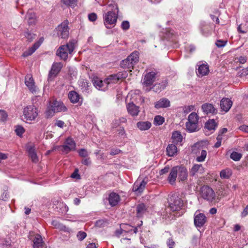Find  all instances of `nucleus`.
<instances>
[{"instance_id": "bf43d9fd", "label": "nucleus", "mask_w": 248, "mask_h": 248, "mask_svg": "<svg viewBox=\"0 0 248 248\" xmlns=\"http://www.w3.org/2000/svg\"><path fill=\"white\" fill-rule=\"evenodd\" d=\"M78 170L76 169L74 172L71 174V177L73 178L79 179L80 175L78 173Z\"/></svg>"}, {"instance_id": "9d476101", "label": "nucleus", "mask_w": 248, "mask_h": 248, "mask_svg": "<svg viewBox=\"0 0 248 248\" xmlns=\"http://www.w3.org/2000/svg\"><path fill=\"white\" fill-rule=\"evenodd\" d=\"M158 76V73L156 70L147 72L144 75L143 84L146 86H150L156 80Z\"/></svg>"}, {"instance_id": "72a5a7b5", "label": "nucleus", "mask_w": 248, "mask_h": 248, "mask_svg": "<svg viewBox=\"0 0 248 248\" xmlns=\"http://www.w3.org/2000/svg\"><path fill=\"white\" fill-rule=\"evenodd\" d=\"M51 224L56 228L58 229L61 231H63L65 232H70L71 231V229L69 228L66 227L65 225L60 223L57 220H53Z\"/></svg>"}, {"instance_id": "f03ea898", "label": "nucleus", "mask_w": 248, "mask_h": 248, "mask_svg": "<svg viewBox=\"0 0 248 248\" xmlns=\"http://www.w3.org/2000/svg\"><path fill=\"white\" fill-rule=\"evenodd\" d=\"M117 12L109 11L103 15L104 24L108 29H110L114 27L116 24L118 18V8L115 5Z\"/></svg>"}, {"instance_id": "dca6fc26", "label": "nucleus", "mask_w": 248, "mask_h": 248, "mask_svg": "<svg viewBox=\"0 0 248 248\" xmlns=\"http://www.w3.org/2000/svg\"><path fill=\"white\" fill-rule=\"evenodd\" d=\"M146 184L147 182L144 180H143L141 181L138 180L135 182L133 186L132 190L137 194H141L144 190Z\"/></svg>"}, {"instance_id": "2eb2a0df", "label": "nucleus", "mask_w": 248, "mask_h": 248, "mask_svg": "<svg viewBox=\"0 0 248 248\" xmlns=\"http://www.w3.org/2000/svg\"><path fill=\"white\" fill-rule=\"evenodd\" d=\"M25 84L32 93H35L37 92V88L35 85V82L31 75H27L25 77Z\"/></svg>"}, {"instance_id": "cd10ccee", "label": "nucleus", "mask_w": 248, "mask_h": 248, "mask_svg": "<svg viewBox=\"0 0 248 248\" xmlns=\"http://www.w3.org/2000/svg\"><path fill=\"white\" fill-rule=\"evenodd\" d=\"M170 106V101L166 98H162L156 102L155 107L156 108H165Z\"/></svg>"}, {"instance_id": "7ed1b4c3", "label": "nucleus", "mask_w": 248, "mask_h": 248, "mask_svg": "<svg viewBox=\"0 0 248 248\" xmlns=\"http://www.w3.org/2000/svg\"><path fill=\"white\" fill-rule=\"evenodd\" d=\"M199 116L195 112L191 113L188 116L187 122L186 123V130L189 132L198 131Z\"/></svg>"}, {"instance_id": "6ab92c4d", "label": "nucleus", "mask_w": 248, "mask_h": 248, "mask_svg": "<svg viewBox=\"0 0 248 248\" xmlns=\"http://www.w3.org/2000/svg\"><path fill=\"white\" fill-rule=\"evenodd\" d=\"M232 105V102L227 98H223L220 101V106L222 110L228 112Z\"/></svg>"}, {"instance_id": "f704fd0d", "label": "nucleus", "mask_w": 248, "mask_h": 248, "mask_svg": "<svg viewBox=\"0 0 248 248\" xmlns=\"http://www.w3.org/2000/svg\"><path fill=\"white\" fill-rule=\"evenodd\" d=\"M120 75V74H118V73L116 75H112L108 78L105 79V82H108V85L111 83H114L123 78V77Z\"/></svg>"}, {"instance_id": "4c0bfd02", "label": "nucleus", "mask_w": 248, "mask_h": 248, "mask_svg": "<svg viewBox=\"0 0 248 248\" xmlns=\"http://www.w3.org/2000/svg\"><path fill=\"white\" fill-rule=\"evenodd\" d=\"M146 211L145 205L143 203L139 204L137 207V214L138 217L141 216Z\"/></svg>"}, {"instance_id": "ea45409f", "label": "nucleus", "mask_w": 248, "mask_h": 248, "mask_svg": "<svg viewBox=\"0 0 248 248\" xmlns=\"http://www.w3.org/2000/svg\"><path fill=\"white\" fill-rule=\"evenodd\" d=\"M56 113L55 111H54V109L49 104V106L47 107V108L45 112V116L46 118H49L52 117L54 114Z\"/></svg>"}, {"instance_id": "bb28decb", "label": "nucleus", "mask_w": 248, "mask_h": 248, "mask_svg": "<svg viewBox=\"0 0 248 248\" xmlns=\"http://www.w3.org/2000/svg\"><path fill=\"white\" fill-rule=\"evenodd\" d=\"M204 171V168L202 164H194L191 168L190 173L192 176L195 175L197 173H203Z\"/></svg>"}, {"instance_id": "1a4fd4ad", "label": "nucleus", "mask_w": 248, "mask_h": 248, "mask_svg": "<svg viewBox=\"0 0 248 248\" xmlns=\"http://www.w3.org/2000/svg\"><path fill=\"white\" fill-rule=\"evenodd\" d=\"M207 220V217L204 214L200 213L199 210L196 211L194 216V224L196 227H203Z\"/></svg>"}, {"instance_id": "c85d7f7f", "label": "nucleus", "mask_w": 248, "mask_h": 248, "mask_svg": "<svg viewBox=\"0 0 248 248\" xmlns=\"http://www.w3.org/2000/svg\"><path fill=\"white\" fill-rule=\"evenodd\" d=\"M171 139L172 142L175 144H181L183 140V136L181 132L178 131H174L172 134Z\"/></svg>"}, {"instance_id": "39448f33", "label": "nucleus", "mask_w": 248, "mask_h": 248, "mask_svg": "<svg viewBox=\"0 0 248 248\" xmlns=\"http://www.w3.org/2000/svg\"><path fill=\"white\" fill-rule=\"evenodd\" d=\"M200 195L203 199L209 202L215 203L217 202L214 191L208 186H203L201 188Z\"/></svg>"}, {"instance_id": "4468645a", "label": "nucleus", "mask_w": 248, "mask_h": 248, "mask_svg": "<svg viewBox=\"0 0 248 248\" xmlns=\"http://www.w3.org/2000/svg\"><path fill=\"white\" fill-rule=\"evenodd\" d=\"M202 109L205 114H216L217 109L211 103H205L202 105Z\"/></svg>"}, {"instance_id": "ddd939ff", "label": "nucleus", "mask_w": 248, "mask_h": 248, "mask_svg": "<svg viewBox=\"0 0 248 248\" xmlns=\"http://www.w3.org/2000/svg\"><path fill=\"white\" fill-rule=\"evenodd\" d=\"M59 147H60V148H62V151L67 153L71 150L75 149L76 143L72 139L68 138L66 140L64 144Z\"/></svg>"}, {"instance_id": "aec40b11", "label": "nucleus", "mask_w": 248, "mask_h": 248, "mask_svg": "<svg viewBox=\"0 0 248 248\" xmlns=\"http://www.w3.org/2000/svg\"><path fill=\"white\" fill-rule=\"evenodd\" d=\"M93 83L96 88L101 91L106 90L108 85V82H105V79L102 81L97 78L93 79Z\"/></svg>"}, {"instance_id": "58836bf2", "label": "nucleus", "mask_w": 248, "mask_h": 248, "mask_svg": "<svg viewBox=\"0 0 248 248\" xmlns=\"http://www.w3.org/2000/svg\"><path fill=\"white\" fill-rule=\"evenodd\" d=\"M232 175L231 170L229 169L222 170L220 173V176L223 179H228Z\"/></svg>"}, {"instance_id": "49530a36", "label": "nucleus", "mask_w": 248, "mask_h": 248, "mask_svg": "<svg viewBox=\"0 0 248 248\" xmlns=\"http://www.w3.org/2000/svg\"><path fill=\"white\" fill-rule=\"evenodd\" d=\"M87 236V234L85 232L82 231H79L77 234V238L79 241L83 240Z\"/></svg>"}, {"instance_id": "09e8293b", "label": "nucleus", "mask_w": 248, "mask_h": 248, "mask_svg": "<svg viewBox=\"0 0 248 248\" xmlns=\"http://www.w3.org/2000/svg\"><path fill=\"white\" fill-rule=\"evenodd\" d=\"M78 154L79 156L83 157H87L89 155V153L88 151L84 148L81 149L78 151Z\"/></svg>"}, {"instance_id": "8fccbe9b", "label": "nucleus", "mask_w": 248, "mask_h": 248, "mask_svg": "<svg viewBox=\"0 0 248 248\" xmlns=\"http://www.w3.org/2000/svg\"><path fill=\"white\" fill-rule=\"evenodd\" d=\"M25 36L29 42H31L35 38V34L29 31L25 32Z\"/></svg>"}, {"instance_id": "2f4dec72", "label": "nucleus", "mask_w": 248, "mask_h": 248, "mask_svg": "<svg viewBox=\"0 0 248 248\" xmlns=\"http://www.w3.org/2000/svg\"><path fill=\"white\" fill-rule=\"evenodd\" d=\"M167 154L170 156L175 155L177 152L176 146L174 144H169L166 148Z\"/></svg>"}, {"instance_id": "680f3d73", "label": "nucleus", "mask_w": 248, "mask_h": 248, "mask_svg": "<svg viewBox=\"0 0 248 248\" xmlns=\"http://www.w3.org/2000/svg\"><path fill=\"white\" fill-rule=\"evenodd\" d=\"M118 134L119 136H121L122 137H124L125 135V133L124 129L123 127H120L119 129L118 130Z\"/></svg>"}, {"instance_id": "b1692460", "label": "nucleus", "mask_w": 248, "mask_h": 248, "mask_svg": "<svg viewBox=\"0 0 248 248\" xmlns=\"http://www.w3.org/2000/svg\"><path fill=\"white\" fill-rule=\"evenodd\" d=\"M177 169L176 167H173L168 177L167 180L171 185H173L175 183L176 179L177 177Z\"/></svg>"}, {"instance_id": "5fc2aeb1", "label": "nucleus", "mask_w": 248, "mask_h": 248, "mask_svg": "<svg viewBox=\"0 0 248 248\" xmlns=\"http://www.w3.org/2000/svg\"><path fill=\"white\" fill-rule=\"evenodd\" d=\"M227 42V41L218 40L217 41L216 45L218 47H221L224 46L226 45Z\"/></svg>"}, {"instance_id": "3c124183", "label": "nucleus", "mask_w": 248, "mask_h": 248, "mask_svg": "<svg viewBox=\"0 0 248 248\" xmlns=\"http://www.w3.org/2000/svg\"><path fill=\"white\" fill-rule=\"evenodd\" d=\"M7 118V114L4 110H0V120L5 122Z\"/></svg>"}, {"instance_id": "79ce46f5", "label": "nucleus", "mask_w": 248, "mask_h": 248, "mask_svg": "<svg viewBox=\"0 0 248 248\" xmlns=\"http://www.w3.org/2000/svg\"><path fill=\"white\" fill-rule=\"evenodd\" d=\"M164 122V118L159 115L156 116L154 118V124L156 125H160Z\"/></svg>"}, {"instance_id": "a878e982", "label": "nucleus", "mask_w": 248, "mask_h": 248, "mask_svg": "<svg viewBox=\"0 0 248 248\" xmlns=\"http://www.w3.org/2000/svg\"><path fill=\"white\" fill-rule=\"evenodd\" d=\"M121 228L124 232L131 234L136 233L138 232L137 227H134L128 224H122L120 225Z\"/></svg>"}, {"instance_id": "393cba45", "label": "nucleus", "mask_w": 248, "mask_h": 248, "mask_svg": "<svg viewBox=\"0 0 248 248\" xmlns=\"http://www.w3.org/2000/svg\"><path fill=\"white\" fill-rule=\"evenodd\" d=\"M120 200V198L119 195L116 193L112 192L111 193L108 197V201L109 204L112 206L116 205Z\"/></svg>"}, {"instance_id": "f8f14e48", "label": "nucleus", "mask_w": 248, "mask_h": 248, "mask_svg": "<svg viewBox=\"0 0 248 248\" xmlns=\"http://www.w3.org/2000/svg\"><path fill=\"white\" fill-rule=\"evenodd\" d=\"M62 67V64L61 62L53 63L48 74V80L49 81L53 80L60 73Z\"/></svg>"}, {"instance_id": "9b49d317", "label": "nucleus", "mask_w": 248, "mask_h": 248, "mask_svg": "<svg viewBox=\"0 0 248 248\" xmlns=\"http://www.w3.org/2000/svg\"><path fill=\"white\" fill-rule=\"evenodd\" d=\"M68 21L67 20H64L62 24L58 26L57 28V34L62 38H67L69 36V29L68 26Z\"/></svg>"}, {"instance_id": "6e6d98bb", "label": "nucleus", "mask_w": 248, "mask_h": 248, "mask_svg": "<svg viewBox=\"0 0 248 248\" xmlns=\"http://www.w3.org/2000/svg\"><path fill=\"white\" fill-rule=\"evenodd\" d=\"M194 109V106L193 105L186 106L184 108V112L187 114Z\"/></svg>"}, {"instance_id": "37998d69", "label": "nucleus", "mask_w": 248, "mask_h": 248, "mask_svg": "<svg viewBox=\"0 0 248 248\" xmlns=\"http://www.w3.org/2000/svg\"><path fill=\"white\" fill-rule=\"evenodd\" d=\"M15 131L16 134L19 137H21L25 132L24 127L21 125H16Z\"/></svg>"}, {"instance_id": "338daca9", "label": "nucleus", "mask_w": 248, "mask_h": 248, "mask_svg": "<svg viewBox=\"0 0 248 248\" xmlns=\"http://www.w3.org/2000/svg\"><path fill=\"white\" fill-rule=\"evenodd\" d=\"M248 214V205L246 207L243 212L242 213V216L245 217Z\"/></svg>"}, {"instance_id": "774afa93", "label": "nucleus", "mask_w": 248, "mask_h": 248, "mask_svg": "<svg viewBox=\"0 0 248 248\" xmlns=\"http://www.w3.org/2000/svg\"><path fill=\"white\" fill-rule=\"evenodd\" d=\"M86 248H97V246L95 243H92L89 244L87 246Z\"/></svg>"}, {"instance_id": "7c9ffc66", "label": "nucleus", "mask_w": 248, "mask_h": 248, "mask_svg": "<svg viewBox=\"0 0 248 248\" xmlns=\"http://www.w3.org/2000/svg\"><path fill=\"white\" fill-rule=\"evenodd\" d=\"M68 98L72 103H76L79 101L80 95L75 91H70L68 93Z\"/></svg>"}, {"instance_id": "0e129e2a", "label": "nucleus", "mask_w": 248, "mask_h": 248, "mask_svg": "<svg viewBox=\"0 0 248 248\" xmlns=\"http://www.w3.org/2000/svg\"><path fill=\"white\" fill-rule=\"evenodd\" d=\"M238 61L240 63L244 64L247 62V57L245 56H240L238 58Z\"/></svg>"}, {"instance_id": "5701e85b", "label": "nucleus", "mask_w": 248, "mask_h": 248, "mask_svg": "<svg viewBox=\"0 0 248 248\" xmlns=\"http://www.w3.org/2000/svg\"><path fill=\"white\" fill-rule=\"evenodd\" d=\"M127 109L128 113L133 116H137L140 112L139 108L133 103L128 104Z\"/></svg>"}, {"instance_id": "20e7f679", "label": "nucleus", "mask_w": 248, "mask_h": 248, "mask_svg": "<svg viewBox=\"0 0 248 248\" xmlns=\"http://www.w3.org/2000/svg\"><path fill=\"white\" fill-rule=\"evenodd\" d=\"M139 61V53L137 51L133 52L126 59L121 62V67L123 68H133L134 65Z\"/></svg>"}, {"instance_id": "c03bdc74", "label": "nucleus", "mask_w": 248, "mask_h": 248, "mask_svg": "<svg viewBox=\"0 0 248 248\" xmlns=\"http://www.w3.org/2000/svg\"><path fill=\"white\" fill-rule=\"evenodd\" d=\"M26 18H28V22L29 25H33L35 23V19L34 18V15H31L29 13L26 15Z\"/></svg>"}, {"instance_id": "052dcab7", "label": "nucleus", "mask_w": 248, "mask_h": 248, "mask_svg": "<svg viewBox=\"0 0 248 248\" xmlns=\"http://www.w3.org/2000/svg\"><path fill=\"white\" fill-rule=\"evenodd\" d=\"M82 163L85 165L88 166L91 164V161L89 157L86 158L85 159H82L81 161Z\"/></svg>"}, {"instance_id": "a19ab883", "label": "nucleus", "mask_w": 248, "mask_h": 248, "mask_svg": "<svg viewBox=\"0 0 248 248\" xmlns=\"http://www.w3.org/2000/svg\"><path fill=\"white\" fill-rule=\"evenodd\" d=\"M242 155L241 153L236 152H233L230 155V157L233 160L237 161H239L242 157Z\"/></svg>"}, {"instance_id": "603ef678", "label": "nucleus", "mask_w": 248, "mask_h": 248, "mask_svg": "<svg viewBox=\"0 0 248 248\" xmlns=\"http://www.w3.org/2000/svg\"><path fill=\"white\" fill-rule=\"evenodd\" d=\"M159 84H160L161 87H160L158 89H156L155 90L156 92H160L162 90L164 89L168 84V82L167 80H164Z\"/></svg>"}, {"instance_id": "a211bd4d", "label": "nucleus", "mask_w": 248, "mask_h": 248, "mask_svg": "<svg viewBox=\"0 0 248 248\" xmlns=\"http://www.w3.org/2000/svg\"><path fill=\"white\" fill-rule=\"evenodd\" d=\"M176 168L179 181H184L186 180L188 176L186 169L184 166H176Z\"/></svg>"}, {"instance_id": "de8ad7c7", "label": "nucleus", "mask_w": 248, "mask_h": 248, "mask_svg": "<svg viewBox=\"0 0 248 248\" xmlns=\"http://www.w3.org/2000/svg\"><path fill=\"white\" fill-rule=\"evenodd\" d=\"M63 4L70 6H74L76 5L77 0H62Z\"/></svg>"}, {"instance_id": "e433bc0d", "label": "nucleus", "mask_w": 248, "mask_h": 248, "mask_svg": "<svg viewBox=\"0 0 248 248\" xmlns=\"http://www.w3.org/2000/svg\"><path fill=\"white\" fill-rule=\"evenodd\" d=\"M138 127L141 130H146L151 126V123L149 122H139L137 124Z\"/></svg>"}, {"instance_id": "4be33fe9", "label": "nucleus", "mask_w": 248, "mask_h": 248, "mask_svg": "<svg viewBox=\"0 0 248 248\" xmlns=\"http://www.w3.org/2000/svg\"><path fill=\"white\" fill-rule=\"evenodd\" d=\"M33 242V248H43L45 245L42 236L39 234L35 235Z\"/></svg>"}, {"instance_id": "c756f323", "label": "nucleus", "mask_w": 248, "mask_h": 248, "mask_svg": "<svg viewBox=\"0 0 248 248\" xmlns=\"http://www.w3.org/2000/svg\"><path fill=\"white\" fill-rule=\"evenodd\" d=\"M41 42H41H38L34 43L32 47L29 48L28 50L23 53L22 56L24 57H26L31 55L40 46Z\"/></svg>"}, {"instance_id": "f3484780", "label": "nucleus", "mask_w": 248, "mask_h": 248, "mask_svg": "<svg viewBox=\"0 0 248 248\" xmlns=\"http://www.w3.org/2000/svg\"><path fill=\"white\" fill-rule=\"evenodd\" d=\"M49 105L56 112L66 111L67 110L66 107L61 102L55 100L50 102Z\"/></svg>"}, {"instance_id": "473e14b6", "label": "nucleus", "mask_w": 248, "mask_h": 248, "mask_svg": "<svg viewBox=\"0 0 248 248\" xmlns=\"http://www.w3.org/2000/svg\"><path fill=\"white\" fill-rule=\"evenodd\" d=\"M209 72L208 65L202 64L199 66L198 69V75L202 77L206 75Z\"/></svg>"}, {"instance_id": "69168bd1", "label": "nucleus", "mask_w": 248, "mask_h": 248, "mask_svg": "<svg viewBox=\"0 0 248 248\" xmlns=\"http://www.w3.org/2000/svg\"><path fill=\"white\" fill-rule=\"evenodd\" d=\"M64 124V123L63 121L61 120H58L56 122L55 125L57 126L62 128L63 127V125Z\"/></svg>"}, {"instance_id": "e2e57ef3", "label": "nucleus", "mask_w": 248, "mask_h": 248, "mask_svg": "<svg viewBox=\"0 0 248 248\" xmlns=\"http://www.w3.org/2000/svg\"><path fill=\"white\" fill-rule=\"evenodd\" d=\"M239 129L242 131L248 133V125H242L239 127Z\"/></svg>"}, {"instance_id": "4d7b16f0", "label": "nucleus", "mask_w": 248, "mask_h": 248, "mask_svg": "<svg viewBox=\"0 0 248 248\" xmlns=\"http://www.w3.org/2000/svg\"><path fill=\"white\" fill-rule=\"evenodd\" d=\"M129 23L127 21H124L121 24V27L124 30H127L129 28Z\"/></svg>"}, {"instance_id": "c9c22d12", "label": "nucleus", "mask_w": 248, "mask_h": 248, "mask_svg": "<svg viewBox=\"0 0 248 248\" xmlns=\"http://www.w3.org/2000/svg\"><path fill=\"white\" fill-rule=\"evenodd\" d=\"M217 124L214 119L208 120L205 124V128L209 130L214 131L217 127Z\"/></svg>"}, {"instance_id": "f257e3e1", "label": "nucleus", "mask_w": 248, "mask_h": 248, "mask_svg": "<svg viewBox=\"0 0 248 248\" xmlns=\"http://www.w3.org/2000/svg\"><path fill=\"white\" fill-rule=\"evenodd\" d=\"M76 43V40L73 39L66 45L61 46L57 51V55L61 59L65 61L68 58V54H71L74 51Z\"/></svg>"}, {"instance_id": "412c9836", "label": "nucleus", "mask_w": 248, "mask_h": 248, "mask_svg": "<svg viewBox=\"0 0 248 248\" xmlns=\"http://www.w3.org/2000/svg\"><path fill=\"white\" fill-rule=\"evenodd\" d=\"M27 149L29 156L31 157L32 161L37 163L38 161V158L35 151V146L33 145H29Z\"/></svg>"}, {"instance_id": "13d9d810", "label": "nucleus", "mask_w": 248, "mask_h": 248, "mask_svg": "<svg viewBox=\"0 0 248 248\" xmlns=\"http://www.w3.org/2000/svg\"><path fill=\"white\" fill-rule=\"evenodd\" d=\"M89 20L91 21H94L97 19V15L94 13L88 15Z\"/></svg>"}, {"instance_id": "a18cd8bd", "label": "nucleus", "mask_w": 248, "mask_h": 248, "mask_svg": "<svg viewBox=\"0 0 248 248\" xmlns=\"http://www.w3.org/2000/svg\"><path fill=\"white\" fill-rule=\"evenodd\" d=\"M79 86L83 91H86L89 87V83L84 80H81L79 81Z\"/></svg>"}, {"instance_id": "423d86ee", "label": "nucleus", "mask_w": 248, "mask_h": 248, "mask_svg": "<svg viewBox=\"0 0 248 248\" xmlns=\"http://www.w3.org/2000/svg\"><path fill=\"white\" fill-rule=\"evenodd\" d=\"M169 207L174 212L179 210L183 206V201L176 194L172 195L168 199Z\"/></svg>"}, {"instance_id": "864d4df0", "label": "nucleus", "mask_w": 248, "mask_h": 248, "mask_svg": "<svg viewBox=\"0 0 248 248\" xmlns=\"http://www.w3.org/2000/svg\"><path fill=\"white\" fill-rule=\"evenodd\" d=\"M175 244V242L172 238H169L167 241V245L169 248H173Z\"/></svg>"}, {"instance_id": "6e6552de", "label": "nucleus", "mask_w": 248, "mask_h": 248, "mask_svg": "<svg viewBox=\"0 0 248 248\" xmlns=\"http://www.w3.org/2000/svg\"><path fill=\"white\" fill-rule=\"evenodd\" d=\"M23 115L27 121L34 120L38 116L37 108L34 106H29L24 108Z\"/></svg>"}, {"instance_id": "0eeeda50", "label": "nucleus", "mask_w": 248, "mask_h": 248, "mask_svg": "<svg viewBox=\"0 0 248 248\" xmlns=\"http://www.w3.org/2000/svg\"><path fill=\"white\" fill-rule=\"evenodd\" d=\"M193 151L197 156L196 160L197 162H202L205 161L207 156V151L200 143H196L194 144L193 147Z\"/></svg>"}]
</instances>
